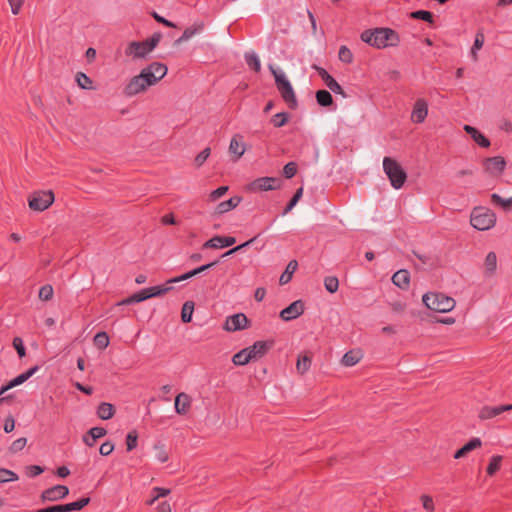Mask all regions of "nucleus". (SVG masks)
I'll return each instance as SVG.
<instances>
[{
  "label": "nucleus",
  "instance_id": "obj_1",
  "mask_svg": "<svg viewBox=\"0 0 512 512\" xmlns=\"http://www.w3.org/2000/svg\"><path fill=\"white\" fill-rule=\"evenodd\" d=\"M361 40L376 48L396 46L399 42L398 34L390 28H376L361 33Z\"/></svg>",
  "mask_w": 512,
  "mask_h": 512
},
{
  "label": "nucleus",
  "instance_id": "obj_2",
  "mask_svg": "<svg viewBox=\"0 0 512 512\" xmlns=\"http://www.w3.org/2000/svg\"><path fill=\"white\" fill-rule=\"evenodd\" d=\"M159 68L160 64L154 63L150 67L144 68L139 75L134 76L125 87L126 95L134 96L148 86L154 85L157 82L154 70L157 71Z\"/></svg>",
  "mask_w": 512,
  "mask_h": 512
},
{
  "label": "nucleus",
  "instance_id": "obj_3",
  "mask_svg": "<svg viewBox=\"0 0 512 512\" xmlns=\"http://www.w3.org/2000/svg\"><path fill=\"white\" fill-rule=\"evenodd\" d=\"M159 41L160 34L154 33L150 38L144 41L129 42L124 53L131 60L144 59L157 47Z\"/></svg>",
  "mask_w": 512,
  "mask_h": 512
},
{
  "label": "nucleus",
  "instance_id": "obj_4",
  "mask_svg": "<svg viewBox=\"0 0 512 512\" xmlns=\"http://www.w3.org/2000/svg\"><path fill=\"white\" fill-rule=\"evenodd\" d=\"M269 69L275 78V84L281 97L289 108L295 109L298 102L290 81L286 78L284 73L278 72L273 65H269Z\"/></svg>",
  "mask_w": 512,
  "mask_h": 512
},
{
  "label": "nucleus",
  "instance_id": "obj_5",
  "mask_svg": "<svg viewBox=\"0 0 512 512\" xmlns=\"http://www.w3.org/2000/svg\"><path fill=\"white\" fill-rule=\"evenodd\" d=\"M383 170L394 189L398 190L404 186L407 180V173L395 159L384 157Z\"/></svg>",
  "mask_w": 512,
  "mask_h": 512
},
{
  "label": "nucleus",
  "instance_id": "obj_6",
  "mask_svg": "<svg viewBox=\"0 0 512 512\" xmlns=\"http://www.w3.org/2000/svg\"><path fill=\"white\" fill-rule=\"evenodd\" d=\"M425 306L435 312L446 313L455 307V300L442 293H426L422 297Z\"/></svg>",
  "mask_w": 512,
  "mask_h": 512
},
{
  "label": "nucleus",
  "instance_id": "obj_7",
  "mask_svg": "<svg viewBox=\"0 0 512 512\" xmlns=\"http://www.w3.org/2000/svg\"><path fill=\"white\" fill-rule=\"evenodd\" d=\"M471 225L480 231L489 230L496 223L495 213L484 207H476L473 209L470 218Z\"/></svg>",
  "mask_w": 512,
  "mask_h": 512
},
{
  "label": "nucleus",
  "instance_id": "obj_8",
  "mask_svg": "<svg viewBox=\"0 0 512 512\" xmlns=\"http://www.w3.org/2000/svg\"><path fill=\"white\" fill-rule=\"evenodd\" d=\"M52 191H37L28 198L29 208L36 212H42L48 209L54 202Z\"/></svg>",
  "mask_w": 512,
  "mask_h": 512
},
{
  "label": "nucleus",
  "instance_id": "obj_9",
  "mask_svg": "<svg viewBox=\"0 0 512 512\" xmlns=\"http://www.w3.org/2000/svg\"><path fill=\"white\" fill-rule=\"evenodd\" d=\"M482 165L485 173L498 178L506 168V161L502 156H494L484 159Z\"/></svg>",
  "mask_w": 512,
  "mask_h": 512
},
{
  "label": "nucleus",
  "instance_id": "obj_10",
  "mask_svg": "<svg viewBox=\"0 0 512 512\" xmlns=\"http://www.w3.org/2000/svg\"><path fill=\"white\" fill-rule=\"evenodd\" d=\"M281 187V180L276 177H260L255 179L250 185L249 190L252 192L271 191Z\"/></svg>",
  "mask_w": 512,
  "mask_h": 512
},
{
  "label": "nucleus",
  "instance_id": "obj_11",
  "mask_svg": "<svg viewBox=\"0 0 512 512\" xmlns=\"http://www.w3.org/2000/svg\"><path fill=\"white\" fill-rule=\"evenodd\" d=\"M69 494V489L64 485H56L46 489L41 494L42 501L54 502L64 499Z\"/></svg>",
  "mask_w": 512,
  "mask_h": 512
},
{
  "label": "nucleus",
  "instance_id": "obj_12",
  "mask_svg": "<svg viewBox=\"0 0 512 512\" xmlns=\"http://www.w3.org/2000/svg\"><path fill=\"white\" fill-rule=\"evenodd\" d=\"M304 313V304L301 300L292 302L288 307L280 312V318L283 321H291Z\"/></svg>",
  "mask_w": 512,
  "mask_h": 512
},
{
  "label": "nucleus",
  "instance_id": "obj_13",
  "mask_svg": "<svg viewBox=\"0 0 512 512\" xmlns=\"http://www.w3.org/2000/svg\"><path fill=\"white\" fill-rule=\"evenodd\" d=\"M248 319L245 314L237 313L232 316H229L226 319L224 329L229 332H235L238 330H242L247 327Z\"/></svg>",
  "mask_w": 512,
  "mask_h": 512
},
{
  "label": "nucleus",
  "instance_id": "obj_14",
  "mask_svg": "<svg viewBox=\"0 0 512 512\" xmlns=\"http://www.w3.org/2000/svg\"><path fill=\"white\" fill-rule=\"evenodd\" d=\"M512 410V404H506V405H499V406H483L479 412L478 417L481 420H488L492 419L498 415H500L503 412L511 411Z\"/></svg>",
  "mask_w": 512,
  "mask_h": 512
},
{
  "label": "nucleus",
  "instance_id": "obj_15",
  "mask_svg": "<svg viewBox=\"0 0 512 512\" xmlns=\"http://www.w3.org/2000/svg\"><path fill=\"white\" fill-rule=\"evenodd\" d=\"M428 115V103L425 99H417L411 112L413 123H422Z\"/></svg>",
  "mask_w": 512,
  "mask_h": 512
},
{
  "label": "nucleus",
  "instance_id": "obj_16",
  "mask_svg": "<svg viewBox=\"0 0 512 512\" xmlns=\"http://www.w3.org/2000/svg\"><path fill=\"white\" fill-rule=\"evenodd\" d=\"M246 148L243 142V136L240 134H235L230 141L229 144V152L230 154L235 156V160L240 159L245 153Z\"/></svg>",
  "mask_w": 512,
  "mask_h": 512
},
{
  "label": "nucleus",
  "instance_id": "obj_17",
  "mask_svg": "<svg viewBox=\"0 0 512 512\" xmlns=\"http://www.w3.org/2000/svg\"><path fill=\"white\" fill-rule=\"evenodd\" d=\"M236 239L231 236H215L204 243L205 248H225L235 244Z\"/></svg>",
  "mask_w": 512,
  "mask_h": 512
},
{
  "label": "nucleus",
  "instance_id": "obj_18",
  "mask_svg": "<svg viewBox=\"0 0 512 512\" xmlns=\"http://www.w3.org/2000/svg\"><path fill=\"white\" fill-rule=\"evenodd\" d=\"M319 75L324 81L325 85L335 94L345 96L344 90L341 85L323 68L319 70Z\"/></svg>",
  "mask_w": 512,
  "mask_h": 512
},
{
  "label": "nucleus",
  "instance_id": "obj_19",
  "mask_svg": "<svg viewBox=\"0 0 512 512\" xmlns=\"http://www.w3.org/2000/svg\"><path fill=\"white\" fill-rule=\"evenodd\" d=\"M175 411L180 415L188 413L191 407V397L186 393H179L175 398Z\"/></svg>",
  "mask_w": 512,
  "mask_h": 512
},
{
  "label": "nucleus",
  "instance_id": "obj_20",
  "mask_svg": "<svg viewBox=\"0 0 512 512\" xmlns=\"http://www.w3.org/2000/svg\"><path fill=\"white\" fill-rule=\"evenodd\" d=\"M464 130L471 138L481 147L488 148L490 146V140L483 135L478 129L473 126L465 125Z\"/></svg>",
  "mask_w": 512,
  "mask_h": 512
},
{
  "label": "nucleus",
  "instance_id": "obj_21",
  "mask_svg": "<svg viewBox=\"0 0 512 512\" xmlns=\"http://www.w3.org/2000/svg\"><path fill=\"white\" fill-rule=\"evenodd\" d=\"M392 282L394 285L401 289H407L410 284V273L408 270L401 269L394 273L392 276Z\"/></svg>",
  "mask_w": 512,
  "mask_h": 512
},
{
  "label": "nucleus",
  "instance_id": "obj_22",
  "mask_svg": "<svg viewBox=\"0 0 512 512\" xmlns=\"http://www.w3.org/2000/svg\"><path fill=\"white\" fill-rule=\"evenodd\" d=\"M482 446V441L480 438H472L469 442H467L463 447L458 449L455 454V459H460L464 456H466L469 452L480 448Z\"/></svg>",
  "mask_w": 512,
  "mask_h": 512
},
{
  "label": "nucleus",
  "instance_id": "obj_23",
  "mask_svg": "<svg viewBox=\"0 0 512 512\" xmlns=\"http://www.w3.org/2000/svg\"><path fill=\"white\" fill-rule=\"evenodd\" d=\"M251 360L263 357L268 351V345L265 341H257L252 346L247 347Z\"/></svg>",
  "mask_w": 512,
  "mask_h": 512
},
{
  "label": "nucleus",
  "instance_id": "obj_24",
  "mask_svg": "<svg viewBox=\"0 0 512 512\" xmlns=\"http://www.w3.org/2000/svg\"><path fill=\"white\" fill-rule=\"evenodd\" d=\"M363 358V354L359 349L349 350L342 357L341 363L346 367H352L359 363Z\"/></svg>",
  "mask_w": 512,
  "mask_h": 512
},
{
  "label": "nucleus",
  "instance_id": "obj_25",
  "mask_svg": "<svg viewBox=\"0 0 512 512\" xmlns=\"http://www.w3.org/2000/svg\"><path fill=\"white\" fill-rule=\"evenodd\" d=\"M106 430L102 427H93L91 428L86 435L83 437V442L92 447L96 440L105 436Z\"/></svg>",
  "mask_w": 512,
  "mask_h": 512
},
{
  "label": "nucleus",
  "instance_id": "obj_26",
  "mask_svg": "<svg viewBox=\"0 0 512 512\" xmlns=\"http://www.w3.org/2000/svg\"><path fill=\"white\" fill-rule=\"evenodd\" d=\"M240 202H241L240 197H237V196L231 197L228 200L220 202L217 205L215 212L217 214H224V213L229 212L232 209L236 208L240 204Z\"/></svg>",
  "mask_w": 512,
  "mask_h": 512
},
{
  "label": "nucleus",
  "instance_id": "obj_27",
  "mask_svg": "<svg viewBox=\"0 0 512 512\" xmlns=\"http://www.w3.org/2000/svg\"><path fill=\"white\" fill-rule=\"evenodd\" d=\"M204 29V24L195 23L193 26L184 30L183 34L175 41L176 44H179L183 41H187L192 38L194 35L199 34Z\"/></svg>",
  "mask_w": 512,
  "mask_h": 512
},
{
  "label": "nucleus",
  "instance_id": "obj_28",
  "mask_svg": "<svg viewBox=\"0 0 512 512\" xmlns=\"http://www.w3.org/2000/svg\"><path fill=\"white\" fill-rule=\"evenodd\" d=\"M297 268H298V262L296 260H291L287 264L285 271L282 273V275L279 278L280 284L281 285L287 284L291 280V278H292L293 274L295 273V271L297 270Z\"/></svg>",
  "mask_w": 512,
  "mask_h": 512
},
{
  "label": "nucleus",
  "instance_id": "obj_29",
  "mask_svg": "<svg viewBox=\"0 0 512 512\" xmlns=\"http://www.w3.org/2000/svg\"><path fill=\"white\" fill-rule=\"evenodd\" d=\"M217 263V261H214V262H211V263H208V264H205V265H202L192 271H189L187 273H185L184 275L180 276V277H177V278H174V279H171L169 281H167V284H170V283H173V282H178L180 280H185V279H188L192 276H195L209 268H211L212 266H214L215 264Z\"/></svg>",
  "mask_w": 512,
  "mask_h": 512
},
{
  "label": "nucleus",
  "instance_id": "obj_30",
  "mask_svg": "<svg viewBox=\"0 0 512 512\" xmlns=\"http://www.w3.org/2000/svg\"><path fill=\"white\" fill-rule=\"evenodd\" d=\"M115 413L114 406L110 403L103 402L99 405L97 415L103 419L108 420L113 417Z\"/></svg>",
  "mask_w": 512,
  "mask_h": 512
},
{
  "label": "nucleus",
  "instance_id": "obj_31",
  "mask_svg": "<svg viewBox=\"0 0 512 512\" xmlns=\"http://www.w3.org/2000/svg\"><path fill=\"white\" fill-rule=\"evenodd\" d=\"M312 359L308 355H300L298 356L296 362V370L299 374H305L311 367Z\"/></svg>",
  "mask_w": 512,
  "mask_h": 512
},
{
  "label": "nucleus",
  "instance_id": "obj_32",
  "mask_svg": "<svg viewBox=\"0 0 512 512\" xmlns=\"http://www.w3.org/2000/svg\"><path fill=\"white\" fill-rule=\"evenodd\" d=\"M251 361V356L248 353L247 348H244L233 355L232 362L236 366L246 365Z\"/></svg>",
  "mask_w": 512,
  "mask_h": 512
},
{
  "label": "nucleus",
  "instance_id": "obj_33",
  "mask_svg": "<svg viewBox=\"0 0 512 512\" xmlns=\"http://www.w3.org/2000/svg\"><path fill=\"white\" fill-rule=\"evenodd\" d=\"M38 370V367H32L28 371L18 375L16 378L10 381V387H16L18 385L23 384L26 382L30 377L34 375V373Z\"/></svg>",
  "mask_w": 512,
  "mask_h": 512
},
{
  "label": "nucleus",
  "instance_id": "obj_34",
  "mask_svg": "<svg viewBox=\"0 0 512 512\" xmlns=\"http://www.w3.org/2000/svg\"><path fill=\"white\" fill-rule=\"evenodd\" d=\"M316 100L320 106L327 107L333 103L332 95L327 90H319L316 92Z\"/></svg>",
  "mask_w": 512,
  "mask_h": 512
},
{
  "label": "nucleus",
  "instance_id": "obj_35",
  "mask_svg": "<svg viewBox=\"0 0 512 512\" xmlns=\"http://www.w3.org/2000/svg\"><path fill=\"white\" fill-rule=\"evenodd\" d=\"M245 61L247 65L255 72H260L261 63L256 53L250 52L245 54Z\"/></svg>",
  "mask_w": 512,
  "mask_h": 512
},
{
  "label": "nucleus",
  "instance_id": "obj_36",
  "mask_svg": "<svg viewBox=\"0 0 512 512\" xmlns=\"http://www.w3.org/2000/svg\"><path fill=\"white\" fill-rule=\"evenodd\" d=\"M90 499L88 497L82 498L76 502L68 503V504H62L63 506V512H70V511H78L84 508L88 503Z\"/></svg>",
  "mask_w": 512,
  "mask_h": 512
},
{
  "label": "nucleus",
  "instance_id": "obj_37",
  "mask_svg": "<svg viewBox=\"0 0 512 512\" xmlns=\"http://www.w3.org/2000/svg\"><path fill=\"white\" fill-rule=\"evenodd\" d=\"M194 311V302L186 301L182 307L181 319L184 323H189L192 320Z\"/></svg>",
  "mask_w": 512,
  "mask_h": 512
},
{
  "label": "nucleus",
  "instance_id": "obj_38",
  "mask_svg": "<svg viewBox=\"0 0 512 512\" xmlns=\"http://www.w3.org/2000/svg\"><path fill=\"white\" fill-rule=\"evenodd\" d=\"M502 456L494 455L487 466L486 472L489 476H493L501 467Z\"/></svg>",
  "mask_w": 512,
  "mask_h": 512
},
{
  "label": "nucleus",
  "instance_id": "obj_39",
  "mask_svg": "<svg viewBox=\"0 0 512 512\" xmlns=\"http://www.w3.org/2000/svg\"><path fill=\"white\" fill-rule=\"evenodd\" d=\"M137 294L139 296L140 301H144L151 297L159 295L160 287L155 286V287H151V288H146V289H143V290L137 292Z\"/></svg>",
  "mask_w": 512,
  "mask_h": 512
},
{
  "label": "nucleus",
  "instance_id": "obj_40",
  "mask_svg": "<svg viewBox=\"0 0 512 512\" xmlns=\"http://www.w3.org/2000/svg\"><path fill=\"white\" fill-rule=\"evenodd\" d=\"M78 86L82 89H91L92 80L83 72H78L75 76Z\"/></svg>",
  "mask_w": 512,
  "mask_h": 512
},
{
  "label": "nucleus",
  "instance_id": "obj_41",
  "mask_svg": "<svg viewBox=\"0 0 512 512\" xmlns=\"http://www.w3.org/2000/svg\"><path fill=\"white\" fill-rule=\"evenodd\" d=\"M302 195H303V188L300 187L299 189L296 190L295 194L293 195V197L291 198L289 203L284 208L282 215H286L287 213H289L294 208V206L298 203V201L301 199Z\"/></svg>",
  "mask_w": 512,
  "mask_h": 512
},
{
  "label": "nucleus",
  "instance_id": "obj_42",
  "mask_svg": "<svg viewBox=\"0 0 512 512\" xmlns=\"http://www.w3.org/2000/svg\"><path fill=\"white\" fill-rule=\"evenodd\" d=\"M288 120H289L288 113L281 112V113L275 114L271 118V123L273 124L274 127L280 128V127H283L284 125H286Z\"/></svg>",
  "mask_w": 512,
  "mask_h": 512
},
{
  "label": "nucleus",
  "instance_id": "obj_43",
  "mask_svg": "<svg viewBox=\"0 0 512 512\" xmlns=\"http://www.w3.org/2000/svg\"><path fill=\"white\" fill-rule=\"evenodd\" d=\"M491 201L493 204L499 205L504 209L510 208L512 206V197L504 199L496 193L491 195Z\"/></svg>",
  "mask_w": 512,
  "mask_h": 512
},
{
  "label": "nucleus",
  "instance_id": "obj_44",
  "mask_svg": "<svg viewBox=\"0 0 512 512\" xmlns=\"http://www.w3.org/2000/svg\"><path fill=\"white\" fill-rule=\"evenodd\" d=\"M338 56L339 60L343 63L350 64L353 61V54L350 51V49L345 45H342L340 47Z\"/></svg>",
  "mask_w": 512,
  "mask_h": 512
},
{
  "label": "nucleus",
  "instance_id": "obj_45",
  "mask_svg": "<svg viewBox=\"0 0 512 512\" xmlns=\"http://www.w3.org/2000/svg\"><path fill=\"white\" fill-rule=\"evenodd\" d=\"M324 286L330 293H335L339 288L338 278L335 276H328L324 279Z\"/></svg>",
  "mask_w": 512,
  "mask_h": 512
},
{
  "label": "nucleus",
  "instance_id": "obj_46",
  "mask_svg": "<svg viewBox=\"0 0 512 512\" xmlns=\"http://www.w3.org/2000/svg\"><path fill=\"white\" fill-rule=\"evenodd\" d=\"M410 17L413 19H420V20L426 21L428 23L433 22V14L426 10L414 11L410 14Z\"/></svg>",
  "mask_w": 512,
  "mask_h": 512
},
{
  "label": "nucleus",
  "instance_id": "obj_47",
  "mask_svg": "<svg viewBox=\"0 0 512 512\" xmlns=\"http://www.w3.org/2000/svg\"><path fill=\"white\" fill-rule=\"evenodd\" d=\"M94 344L100 349H105L109 345V337L105 332H99L94 337Z\"/></svg>",
  "mask_w": 512,
  "mask_h": 512
},
{
  "label": "nucleus",
  "instance_id": "obj_48",
  "mask_svg": "<svg viewBox=\"0 0 512 512\" xmlns=\"http://www.w3.org/2000/svg\"><path fill=\"white\" fill-rule=\"evenodd\" d=\"M485 267L488 272L492 273L497 267V256L494 252H489L485 258Z\"/></svg>",
  "mask_w": 512,
  "mask_h": 512
},
{
  "label": "nucleus",
  "instance_id": "obj_49",
  "mask_svg": "<svg viewBox=\"0 0 512 512\" xmlns=\"http://www.w3.org/2000/svg\"><path fill=\"white\" fill-rule=\"evenodd\" d=\"M16 480H18V476L16 473L8 469L0 468V483Z\"/></svg>",
  "mask_w": 512,
  "mask_h": 512
},
{
  "label": "nucleus",
  "instance_id": "obj_50",
  "mask_svg": "<svg viewBox=\"0 0 512 512\" xmlns=\"http://www.w3.org/2000/svg\"><path fill=\"white\" fill-rule=\"evenodd\" d=\"M297 173V164L295 162L287 163L283 168V175L287 179L293 178Z\"/></svg>",
  "mask_w": 512,
  "mask_h": 512
},
{
  "label": "nucleus",
  "instance_id": "obj_51",
  "mask_svg": "<svg viewBox=\"0 0 512 512\" xmlns=\"http://www.w3.org/2000/svg\"><path fill=\"white\" fill-rule=\"evenodd\" d=\"M227 191H228V186L218 187L217 189L213 190L209 194L208 200L211 202H214V201L218 200L219 198H221L222 196H224Z\"/></svg>",
  "mask_w": 512,
  "mask_h": 512
},
{
  "label": "nucleus",
  "instance_id": "obj_52",
  "mask_svg": "<svg viewBox=\"0 0 512 512\" xmlns=\"http://www.w3.org/2000/svg\"><path fill=\"white\" fill-rule=\"evenodd\" d=\"M26 444H27V439L25 437L19 438L11 444L9 450L11 453L15 454V453L21 451L26 446Z\"/></svg>",
  "mask_w": 512,
  "mask_h": 512
},
{
  "label": "nucleus",
  "instance_id": "obj_53",
  "mask_svg": "<svg viewBox=\"0 0 512 512\" xmlns=\"http://www.w3.org/2000/svg\"><path fill=\"white\" fill-rule=\"evenodd\" d=\"M53 297V287L51 285H44L39 291V298L48 301Z\"/></svg>",
  "mask_w": 512,
  "mask_h": 512
},
{
  "label": "nucleus",
  "instance_id": "obj_54",
  "mask_svg": "<svg viewBox=\"0 0 512 512\" xmlns=\"http://www.w3.org/2000/svg\"><path fill=\"white\" fill-rule=\"evenodd\" d=\"M210 148H205L203 151H201L196 157H195V164L197 167H200L204 164V162L207 160V158L210 156Z\"/></svg>",
  "mask_w": 512,
  "mask_h": 512
},
{
  "label": "nucleus",
  "instance_id": "obj_55",
  "mask_svg": "<svg viewBox=\"0 0 512 512\" xmlns=\"http://www.w3.org/2000/svg\"><path fill=\"white\" fill-rule=\"evenodd\" d=\"M421 501H422L423 508L426 511L433 512L435 510V505H434V502H433V499H432L431 496H429V495H422L421 496Z\"/></svg>",
  "mask_w": 512,
  "mask_h": 512
},
{
  "label": "nucleus",
  "instance_id": "obj_56",
  "mask_svg": "<svg viewBox=\"0 0 512 512\" xmlns=\"http://www.w3.org/2000/svg\"><path fill=\"white\" fill-rule=\"evenodd\" d=\"M13 346L16 349L20 358L24 357L26 354L25 347L23 341L20 337H15L13 339Z\"/></svg>",
  "mask_w": 512,
  "mask_h": 512
},
{
  "label": "nucleus",
  "instance_id": "obj_57",
  "mask_svg": "<svg viewBox=\"0 0 512 512\" xmlns=\"http://www.w3.org/2000/svg\"><path fill=\"white\" fill-rule=\"evenodd\" d=\"M137 438L138 437H137V434L135 432H130L127 435L126 445H127V450L128 451L133 450L137 446Z\"/></svg>",
  "mask_w": 512,
  "mask_h": 512
},
{
  "label": "nucleus",
  "instance_id": "obj_58",
  "mask_svg": "<svg viewBox=\"0 0 512 512\" xmlns=\"http://www.w3.org/2000/svg\"><path fill=\"white\" fill-rule=\"evenodd\" d=\"M9 5H10V8H11V12L14 14V15H17L19 14L20 10H21V7L24 3V0H7Z\"/></svg>",
  "mask_w": 512,
  "mask_h": 512
},
{
  "label": "nucleus",
  "instance_id": "obj_59",
  "mask_svg": "<svg viewBox=\"0 0 512 512\" xmlns=\"http://www.w3.org/2000/svg\"><path fill=\"white\" fill-rule=\"evenodd\" d=\"M44 469L41 466L38 465H31L26 468V473L30 477H35L40 475Z\"/></svg>",
  "mask_w": 512,
  "mask_h": 512
},
{
  "label": "nucleus",
  "instance_id": "obj_60",
  "mask_svg": "<svg viewBox=\"0 0 512 512\" xmlns=\"http://www.w3.org/2000/svg\"><path fill=\"white\" fill-rule=\"evenodd\" d=\"M114 450V445L110 442H105L100 446L99 452L103 456L110 455Z\"/></svg>",
  "mask_w": 512,
  "mask_h": 512
},
{
  "label": "nucleus",
  "instance_id": "obj_61",
  "mask_svg": "<svg viewBox=\"0 0 512 512\" xmlns=\"http://www.w3.org/2000/svg\"><path fill=\"white\" fill-rule=\"evenodd\" d=\"M484 39V34L482 32H478L475 36V41L472 48L480 50L483 47Z\"/></svg>",
  "mask_w": 512,
  "mask_h": 512
},
{
  "label": "nucleus",
  "instance_id": "obj_62",
  "mask_svg": "<svg viewBox=\"0 0 512 512\" xmlns=\"http://www.w3.org/2000/svg\"><path fill=\"white\" fill-rule=\"evenodd\" d=\"M4 431L6 433H10L14 430L15 428V421L13 419V417H8L6 420H5V424H4Z\"/></svg>",
  "mask_w": 512,
  "mask_h": 512
},
{
  "label": "nucleus",
  "instance_id": "obj_63",
  "mask_svg": "<svg viewBox=\"0 0 512 512\" xmlns=\"http://www.w3.org/2000/svg\"><path fill=\"white\" fill-rule=\"evenodd\" d=\"M266 295V290L263 287H259L255 290L254 298L256 301L261 302Z\"/></svg>",
  "mask_w": 512,
  "mask_h": 512
},
{
  "label": "nucleus",
  "instance_id": "obj_64",
  "mask_svg": "<svg viewBox=\"0 0 512 512\" xmlns=\"http://www.w3.org/2000/svg\"><path fill=\"white\" fill-rule=\"evenodd\" d=\"M35 512H63V506L62 505H55L43 509H39Z\"/></svg>",
  "mask_w": 512,
  "mask_h": 512
}]
</instances>
